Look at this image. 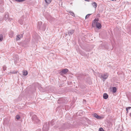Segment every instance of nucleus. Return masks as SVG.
Listing matches in <instances>:
<instances>
[{"instance_id": "nucleus-21", "label": "nucleus", "mask_w": 131, "mask_h": 131, "mask_svg": "<svg viewBox=\"0 0 131 131\" xmlns=\"http://www.w3.org/2000/svg\"><path fill=\"white\" fill-rule=\"evenodd\" d=\"M92 14H87L85 16V19H87L90 16V15H91Z\"/></svg>"}, {"instance_id": "nucleus-6", "label": "nucleus", "mask_w": 131, "mask_h": 131, "mask_svg": "<svg viewBox=\"0 0 131 131\" xmlns=\"http://www.w3.org/2000/svg\"><path fill=\"white\" fill-rule=\"evenodd\" d=\"M23 35L22 34L18 35L16 36V40H19L20 39L23 37Z\"/></svg>"}, {"instance_id": "nucleus-22", "label": "nucleus", "mask_w": 131, "mask_h": 131, "mask_svg": "<svg viewBox=\"0 0 131 131\" xmlns=\"http://www.w3.org/2000/svg\"><path fill=\"white\" fill-rule=\"evenodd\" d=\"M16 118L17 119H19L20 118V117L19 115H17L16 116Z\"/></svg>"}, {"instance_id": "nucleus-7", "label": "nucleus", "mask_w": 131, "mask_h": 131, "mask_svg": "<svg viewBox=\"0 0 131 131\" xmlns=\"http://www.w3.org/2000/svg\"><path fill=\"white\" fill-rule=\"evenodd\" d=\"M4 19L6 21H10L11 20V19L9 18L8 15L7 14H6L5 15Z\"/></svg>"}, {"instance_id": "nucleus-29", "label": "nucleus", "mask_w": 131, "mask_h": 131, "mask_svg": "<svg viewBox=\"0 0 131 131\" xmlns=\"http://www.w3.org/2000/svg\"><path fill=\"white\" fill-rule=\"evenodd\" d=\"M17 2H22V0H18Z\"/></svg>"}, {"instance_id": "nucleus-2", "label": "nucleus", "mask_w": 131, "mask_h": 131, "mask_svg": "<svg viewBox=\"0 0 131 131\" xmlns=\"http://www.w3.org/2000/svg\"><path fill=\"white\" fill-rule=\"evenodd\" d=\"M98 76L101 79H102V80L104 81L108 76V74L107 73L102 74L99 73L97 74Z\"/></svg>"}, {"instance_id": "nucleus-27", "label": "nucleus", "mask_w": 131, "mask_h": 131, "mask_svg": "<svg viewBox=\"0 0 131 131\" xmlns=\"http://www.w3.org/2000/svg\"><path fill=\"white\" fill-rule=\"evenodd\" d=\"M129 100L131 101V93H130V94L129 96Z\"/></svg>"}, {"instance_id": "nucleus-31", "label": "nucleus", "mask_w": 131, "mask_h": 131, "mask_svg": "<svg viewBox=\"0 0 131 131\" xmlns=\"http://www.w3.org/2000/svg\"><path fill=\"white\" fill-rule=\"evenodd\" d=\"M36 131H41V130L40 129H38Z\"/></svg>"}, {"instance_id": "nucleus-10", "label": "nucleus", "mask_w": 131, "mask_h": 131, "mask_svg": "<svg viewBox=\"0 0 131 131\" xmlns=\"http://www.w3.org/2000/svg\"><path fill=\"white\" fill-rule=\"evenodd\" d=\"M34 122L37 124H39L40 123V121L38 118H37L35 120Z\"/></svg>"}, {"instance_id": "nucleus-18", "label": "nucleus", "mask_w": 131, "mask_h": 131, "mask_svg": "<svg viewBox=\"0 0 131 131\" xmlns=\"http://www.w3.org/2000/svg\"><path fill=\"white\" fill-rule=\"evenodd\" d=\"M19 23L21 25H22L23 24V20L22 19H20L18 20Z\"/></svg>"}, {"instance_id": "nucleus-12", "label": "nucleus", "mask_w": 131, "mask_h": 131, "mask_svg": "<svg viewBox=\"0 0 131 131\" xmlns=\"http://www.w3.org/2000/svg\"><path fill=\"white\" fill-rule=\"evenodd\" d=\"M99 19L98 18H97V19L95 18V19L93 21V25L95 24H96L97 23H98V21H99Z\"/></svg>"}, {"instance_id": "nucleus-15", "label": "nucleus", "mask_w": 131, "mask_h": 131, "mask_svg": "<svg viewBox=\"0 0 131 131\" xmlns=\"http://www.w3.org/2000/svg\"><path fill=\"white\" fill-rule=\"evenodd\" d=\"M116 91V88L115 87H113L112 88V92L115 93Z\"/></svg>"}, {"instance_id": "nucleus-34", "label": "nucleus", "mask_w": 131, "mask_h": 131, "mask_svg": "<svg viewBox=\"0 0 131 131\" xmlns=\"http://www.w3.org/2000/svg\"><path fill=\"white\" fill-rule=\"evenodd\" d=\"M85 1H88V2H89V1H88V0H85Z\"/></svg>"}, {"instance_id": "nucleus-33", "label": "nucleus", "mask_w": 131, "mask_h": 131, "mask_svg": "<svg viewBox=\"0 0 131 131\" xmlns=\"http://www.w3.org/2000/svg\"><path fill=\"white\" fill-rule=\"evenodd\" d=\"M130 117L131 118V113L130 114Z\"/></svg>"}, {"instance_id": "nucleus-8", "label": "nucleus", "mask_w": 131, "mask_h": 131, "mask_svg": "<svg viewBox=\"0 0 131 131\" xmlns=\"http://www.w3.org/2000/svg\"><path fill=\"white\" fill-rule=\"evenodd\" d=\"M93 116L94 117L98 119H100L101 118V117L100 116H99L96 113L94 114L93 115Z\"/></svg>"}, {"instance_id": "nucleus-9", "label": "nucleus", "mask_w": 131, "mask_h": 131, "mask_svg": "<svg viewBox=\"0 0 131 131\" xmlns=\"http://www.w3.org/2000/svg\"><path fill=\"white\" fill-rule=\"evenodd\" d=\"M96 24V27L98 29H100L101 28L102 26L100 23H97Z\"/></svg>"}, {"instance_id": "nucleus-3", "label": "nucleus", "mask_w": 131, "mask_h": 131, "mask_svg": "<svg viewBox=\"0 0 131 131\" xmlns=\"http://www.w3.org/2000/svg\"><path fill=\"white\" fill-rule=\"evenodd\" d=\"M49 129V124L48 123H45L42 128L43 131H48Z\"/></svg>"}, {"instance_id": "nucleus-4", "label": "nucleus", "mask_w": 131, "mask_h": 131, "mask_svg": "<svg viewBox=\"0 0 131 131\" xmlns=\"http://www.w3.org/2000/svg\"><path fill=\"white\" fill-rule=\"evenodd\" d=\"M29 115L31 117L32 120L34 122L37 117V116L33 112H30L29 113Z\"/></svg>"}, {"instance_id": "nucleus-32", "label": "nucleus", "mask_w": 131, "mask_h": 131, "mask_svg": "<svg viewBox=\"0 0 131 131\" xmlns=\"http://www.w3.org/2000/svg\"><path fill=\"white\" fill-rule=\"evenodd\" d=\"M63 100V99H59V100L58 101H60V100Z\"/></svg>"}, {"instance_id": "nucleus-13", "label": "nucleus", "mask_w": 131, "mask_h": 131, "mask_svg": "<svg viewBox=\"0 0 131 131\" xmlns=\"http://www.w3.org/2000/svg\"><path fill=\"white\" fill-rule=\"evenodd\" d=\"M108 97V95L106 93H105L103 94V98L104 99H106Z\"/></svg>"}, {"instance_id": "nucleus-14", "label": "nucleus", "mask_w": 131, "mask_h": 131, "mask_svg": "<svg viewBox=\"0 0 131 131\" xmlns=\"http://www.w3.org/2000/svg\"><path fill=\"white\" fill-rule=\"evenodd\" d=\"M92 5L93 6V7L95 8L96 7L97 5L95 2H94L91 3Z\"/></svg>"}, {"instance_id": "nucleus-17", "label": "nucleus", "mask_w": 131, "mask_h": 131, "mask_svg": "<svg viewBox=\"0 0 131 131\" xmlns=\"http://www.w3.org/2000/svg\"><path fill=\"white\" fill-rule=\"evenodd\" d=\"M23 75H26L28 74V72L27 71L24 70L23 71Z\"/></svg>"}, {"instance_id": "nucleus-23", "label": "nucleus", "mask_w": 131, "mask_h": 131, "mask_svg": "<svg viewBox=\"0 0 131 131\" xmlns=\"http://www.w3.org/2000/svg\"><path fill=\"white\" fill-rule=\"evenodd\" d=\"M3 70L5 71L6 70V67L5 66H4L3 67Z\"/></svg>"}, {"instance_id": "nucleus-28", "label": "nucleus", "mask_w": 131, "mask_h": 131, "mask_svg": "<svg viewBox=\"0 0 131 131\" xmlns=\"http://www.w3.org/2000/svg\"><path fill=\"white\" fill-rule=\"evenodd\" d=\"M96 16L97 17H100V15L99 14H98L96 15Z\"/></svg>"}, {"instance_id": "nucleus-25", "label": "nucleus", "mask_w": 131, "mask_h": 131, "mask_svg": "<svg viewBox=\"0 0 131 131\" xmlns=\"http://www.w3.org/2000/svg\"><path fill=\"white\" fill-rule=\"evenodd\" d=\"M130 108H131V107H127L126 108V111H127L128 110L130 109Z\"/></svg>"}, {"instance_id": "nucleus-1", "label": "nucleus", "mask_w": 131, "mask_h": 131, "mask_svg": "<svg viewBox=\"0 0 131 131\" xmlns=\"http://www.w3.org/2000/svg\"><path fill=\"white\" fill-rule=\"evenodd\" d=\"M46 24H43L41 21H39L37 26V29L39 30H45L46 29Z\"/></svg>"}, {"instance_id": "nucleus-26", "label": "nucleus", "mask_w": 131, "mask_h": 131, "mask_svg": "<svg viewBox=\"0 0 131 131\" xmlns=\"http://www.w3.org/2000/svg\"><path fill=\"white\" fill-rule=\"evenodd\" d=\"M17 71H12V72H10V73H12V74H15L17 73Z\"/></svg>"}, {"instance_id": "nucleus-36", "label": "nucleus", "mask_w": 131, "mask_h": 131, "mask_svg": "<svg viewBox=\"0 0 131 131\" xmlns=\"http://www.w3.org/2000/svg\"><path fill=\"white\" fill-rule=\"evenodd\" d=\"M15 0L17 2L18 1V0Z\"/></svg>"}, {"instance_id": "nucleus-19", "label": "nucleus", "mask_w": 131, "mask_h": 131, "mask_svg": "<svg viewBox=\"0 0 131 131\" xmlns=\"http://www.w3.org/2000/svg\"><path fill=\"white\" fill-rule=\"evenodd\" d=\"M3 39V36L2 34L0 35V42Z\"/></svg>"}, {"instance_id": "nucleus-35", "label": "nucleus", "mask_w": 131, "mask_h": 131, "mask_svg": "<svg viewBox=\"0 0 131 131\" xmlns=\"http://www.w3.org/2000/svg\"><path fill=\"white\" fill-rule=\"evenodd\" d=\"M126 112H127V113H128V110L127 111H126Z\"/></svg>"}, {"instance_id": "nucleus-37", "label": "nucleus", "mask_w": 131, "mask_h": 131, "mask_svg": "<svg viewBox=\"0 0 131 131\" xmlns=\"http://www.w3.org/2000/svg\"><path fill=\"white\" fill-rule=\"evenodd\" d=\"M120 131H122V130H121Z\"/></svg>"}, {"instance_id": "nucleus-16", "label": "nucleus", "mask_w": 131, "mask_h": 131, "mask_svg": "<svg viewBox=\"0 0 131 131\" xmlns=\"http://www.w3.org/2000/svg\"><path fill=\"white\" fill-rule=\"evenodd\" d=\"M46 3L48 4H49L51 2L52 0H44Z\"/></svg>"}, {"instance_id": "nucleus-5", "label": "nucleus", "mask_w": 131, "mask_h": 131, "mask_svg": "<svg viewBox=\"0 0 131 131\" xmlns=\"http://www.w3.org/2000/svg\"><path fill=\"white\" fill-rule=\"evenodd\" d=\"M68 70L67 69H63L60 72V73L61 75H63V74H66L68 71Z\"/></svg>"}, {"instance_id": "nucleus-11", "label": "nucleus", "mask_w": 131, "mask_h": 131, "mask_svg": "<svg viewBox=\"0 0 131 131\" xmlns=\"http://www.w3.org/2000/svg\"><path fill=\"white\" fill-rule=\"evenodd\" d=\"M74 30L73 29L71 30L68 31V34L69 36L71 35L74 33Z\"/></svg>"}, {"instance_id": "nucleus-20", "label": "nucleus", "mask_w": 131, "mask_h": 131, "mask_svg": "<svg viewBox=\"0 0 131 131\" xmlns=\"http://www.w3.org/2000/svg\"><path fill=\"white\" fill-rule=\"evenodd\" d=\"M69 13L72 16H74L75 15L74 13L72 12H69Z\"/></svg>"}, {"instance_id": "nucleus-24", "label": "nucleus", "mask_w": 131, "mask_h": 131, "mask_svg": "<svg viewBox=\"0 0 131 131\" xmlns=\"http://www.w3.org/2000/svg\"><path fill=\"white\" fill-rule=\"evenodd\" d=\"M99 131H104L102 127L100 128L99 129Z\"/></svg>"}, {"instance_id": "nucleus-30", "label": "nucleus", "mask_w": 131, "mask_h": 131, "mask_svg": "<svg viewBox=\"0 0 131 131\" xmlns=\"http://www.w3.org/2000/svg\"><path fill=\"white\" fill-rule=\"evenodd\" d=\"M52 122H53V121L52 120L51 121V124L52 125H53L54 124H52Z\"/></svg>"}]
</instances>
